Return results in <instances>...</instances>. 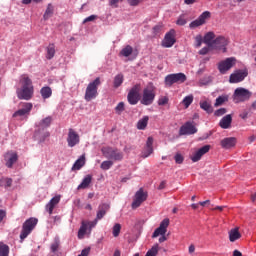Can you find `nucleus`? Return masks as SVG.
Listing matches in <instances>:
<instances>
[{
    "label": "nucleus",
    "instance_id": "obj_1",
    "mask_svg": "<svg viewBox=\"0 0 256 256\" xmlns=\"http://www.w3.org/2000/svg\"><path fill=\"white\" fill-rule=\"evenodd\" d=\"M34 93L35 87H33V80H31L29 74H22L19 77L18 86L16 88V95L18 99L30 101V99H33Z\"/></svg>",
    "mask_w": 256,
    "mask_h": 256
},
{
    "label": "nucleus",
    "instance_id": "obj_2",
    "mask_svg": "<svg viewBox=\"0 0 256 256\" xmlns=\"http://www.w3.org/2000/svg\"><path fill=\"white\" fill-rule=\"evenodd\" d=\"M33 110V103L31 102H22L19 104V108L12 115L13 119L16 121H26L31 115V111Z\"/></svg>",
    "mask_w": 256,
    "mask_h": 256
},
{
    "label": "nucleus",
    "instance_id": "obj_3",
    "mask_svg": "<svg viewBox=\"0 0 256 256\" xmlns=\"http://www.w3.org/2000/svg\"><path fill=\"white\" fill-rule=\"evenodd\" d=\"M155 96V87L152 83H150L142 91V95L140 96L141 105H153V101H155Z\"/></svg>",
    "mask_w": 256,
    "mask_h": 256
},
{
    "label": "nucleus",
    "instance_id": "obj_4",
    "mask_svg": "<svg viewBox=\"0 0 256 256\" xmlns=\"http://www.w3.org/2000/svg\"><path fill=\"white\" fill-rule=\"evenodd\" d=\"M99 85H101V78H96L88 84L84 95L85 101H93V99H97V95H99V92H97Z\"/></svg>",
    "mask_w": 256,
    "mask_h": 256
},
{
    "label": "nucleus",
    "instance_id": "obj_5",
    "mask_svg": "<svg viewBox=\"0 0 256 256\" xmlns=\"http://www.w3.org/2000/svg\"><path fill=\"white\" fill-rule=\"evenodd\" d=\"M37 223H39V220L37 218H29L23 223L22 231L20 233L21 241H25V239H27V237L31 235L33 229L37 227Z\"/></svg>",
    "mask_w": 256,
    "mask_h": 256
},
{
    "label": "nucleus",
    "instance_id": "obj_6",
    "mask_svg": "<svg viewBox=\"0 0 256 256\" xmlns=\"http://www.w3.org/2000/svg\"><path fill=\"white\" fill-rule=\"evenodd\" d=\"M97 223H99V220L97 218H95L93 221H82L81 226L78 230V239H85L87 231L90 235L94 227H97Z\"/></svg>",
    "mask_w": 256,
    "mask_h": 256
},
{
    "label": "nucleus",
    "instance_id": "obj_7",
    "mask_svg": "<svg viewBox=\"0 0 256 256\" xmlns=\"http://www.w3.org/2000/svg\"><path fill=\"white\" fill-rule=\"evenodd\" d=\"M102 154L106 159H112L113 161H122L123 160V152L118 149L106 146L101 149Z\"/></svg>",
    "mask_w": 256,
    "mask_h": 256
},
{
    "label": "nucleus",
    "instance_id": "obj_8",
    "mask_svg": "<svg viewBox=\"0 0 256 256\" xmlns=\"http://www.w3.org/2000/svg\"><path fill=\"white\" fill-rule=\"evenodd\" d=\"M187 81V76L183 73L170 74L165 77L166 87H171L174 83H185Z\"/></svg>",
    "mask_w": 256,
    "mask_h": 256
},
{
    "label": "nucleus",
    "instance_id": "obj_9",
    "mask_svg": "<svg viewBox=\"0 0 256 256\" xmlns=\"http://www.w3.org/2000/svg\"><path fill=\"white\" fill-rule=\"evenodd\" d=\"M236 63H237V59H235V57L226 58L225 60H222L218 63V71L222 75H225L227 71L235 67Z\"/></svg>",
    "mask_w": 256,
    "mask_h": 256
},
{
    "label": "nucleus",
    "instance_id": "obj_10",
    "mask_svg": "<svg viewBox=\"0 0 256 256\" xmlns=\"http://www.w3.org/2000/svg\"><path fill=\"white\" fill-rule=\"evenodd\" d=\"M229 45V39L225 36H218L214 39L212 44V49L216 51H222V53H227V46Z\"/></svg>",
    "mask_w": 256,
    "mask_h": 256
},
{
    "label": "nucleus",
    "instance_id": "obj_11",
    "mask_svg": "<svg viewBox=\"0 0 256 256\" xmlns=\"http://www.w3.org/2000/svg\"><path fill=\"white\" fill-rule=\"evenodd\" d=\"M251 97V92L245 88H236L233 95L234 103H243Z\"/></svg>",
    "mask_w": 256,
    "mask_h": 256
},
{
    "label": "nucleus",
    "instance_id": "obj_12",
    "mask_svg": "<svg viewBox=\"0 0 256 256\" xmlns=\"http://www.w3.org/2000/svg\"><path fill=\"white\" fill-rule=\"evenodd\" d=\"M211 19V12L204 11L196 20H193L189 24V29H198V27H203L207 20Z\"/></svg>",
    "mask_w": 256,
    "mask_h": 256
},
{
    "label": "nucleus",
    "instance_id": "obj_13",
    "mask_svg": "<svg viewBox=\"0 0 256 256\" xmlns=\"http://www.w3.org/2000/svg\"><path fill=\"white\" fill-rule=\"evenodd\" d=\"M141 91V85L136 84L134 85L128 93V102L130 105H137L139 100H141V95L139 92Z\"/></svg>",
    "mask_w": 256,
    "mask_h": 256
},
{
    "label": "nucleus",
    "instance_id": "obj_14",
    "mask_svg": "<svg viewBox=\"0 0 256 256\" xmlns=\"http://www.w3.org/2000/svg\"><path fill=\"white\" fill-rule=\"evenodd\" d=\"M249 75V71L247 68L238 69L234 71L229 77V83H241V81H245V77Z\"/></svg>",
    "mask_w": 256,
    "mask_h": 256
},
{
    "label": "nucleus",
    "instance_id": "obj_15",
    "mask_svg": "<svg viewBox=\"0 0 256 256\" xmlns=\"http://www.w3.org/2000/svg\"><path fill=\"white\" fill-rule=\"evenodd\" d=\"M66 141L68 143V147H75L76 145H79L81 138L73 128H70L68 130V136Z\"/></svg>",
    "mask_w": 256,
    "mask_h": 256
},
{
    "label": "nucleus",
    "instance_id": "obj_16",
    "mask_svg": "<svg viewBox=\"0 0 256 256\" xmlns=\"http://www.w3.org/2000/svg\"><path fill=\"white\" fill-rule=\"evenodd\" d=\"M19 159V156L17 155V152L15 151H8L4 155V163L8 169H11L15 163H17Z\"/></svg>",
    "mask_w": 256,
    "mask_h": 256
},
{
    "label": "nucleus",
    "instance_id": "obj_17",
    "mask_svg": "<svg viewBox=\"0 0 256 256\" xmlns=\"http://www.w3.org/2000/svg\"><path fill=\"white\" fill-rule=\"evenodd\" d=\"M143 201H147V194L140 188L134 197V200L132 202V209H137V207H141V203Z\"/></svg>",
    "mask_w": 256,
    "mask_h": 256
},
{
    "label": "nucleus",
    "instance_id": "obj_18",
    "mask_svg": "<svg viewBox=\"0 0 256 256\" xmlns=\"http://www.w3.org/2000/svg\"><path fill=\"white\" fill-rule=\"evenodd\" d=\"M210 149H211L210 145H205L202 148L198 149L191 155L190 157L191 161H193V163H197V161H201V157H203V155H205L206 153H209Z\"/></svg>",
    "mask_w": 256,
    "mask_h": 256
},
{
    "label": "nucleus",
    "instance_id": "obj_19",
    "mask_svg": "<svg viewBox=\"0 0 256 256\" xmlns=\"http://www.w3.org/2000/svg\"><path fill=\"white\" fill-rule=\"evenodd\" d=\"M197 133V128L192 122H186L180 127V135H195Z\"/></svg>",
    "mask_w": 256,
    "mask_h": 256
},
{
    "label": "nucleus",
    "instance_id": "obj_20",
    "mask_svg": "<svg viewBox=\"0 0 256 256\" xmlns=\"http://www.w3.org/2000/svg\"><path fill=\"white\" fill-rule=\"evenodd\" d=\"M175 29H171L168 33L165 34V37L162 41V47H173L175 45Z\"/></svg>",
    "mask_w": 256,
    "mask_h": 256
},
{
    "label": "nucleus",
    "instance_id": "obj_21",
    "mask_svg": "<svg viewBox=\"0 0 256 256\" xmlns=\"http://www.w3.org/2000/svg\"><path fill=\"white\" fill-rule=\"evenodd\" d=\"M169 223V218H165L164 220H162L160 226L152 234L153 239L159 237V235H165L167 233V227H169Z\"/></svg>",
    "mask_w": 256,
    "mask_h": 256
},
{
    "label": "nucleus",
    "instance_id": "obj_22",
    "mask_svg": "<svg viewBox=\"0 0 256 256\" xmlns=\"http://www.w3.org/2000/svg\"><path fill=\"white\" fill-rule=\"evenodd\" d=\"M59 201H61V196L57 195L54 196L49 203L46 204V211L49 213V215H53V209H55L56 205H59Z\"/></svg>",
    "mask_w": 256,
    "mask_h": 256
},
{
    "label": "nucleus",
    "instance_id": "obj_23",
    "mask_svg": "<svg viewBox=\"0 0 256 256\" xmlns=\"http://www.w3.org/2000/svg\"><path fill=\"white\" fill-rule=\"evenodd\" d=\"M109 209H110L109 204H107V203L100 204L98 206V211H97V214H96V219L98 221H101V219H103V217H105V215H107V211H109Z\"/></svg>",
    "mask_w": 256,
    "mask_h": 256
},
{
    "label": "nucleus",
    "instance_id": "obj_24",
    "mask_svg": "<svg viewBox=\"0 0 256 256\" xmlns=\"http://www.w3.org/2000/svg\"><path fill=\"white\" fill-rule=\"evenodd\" d=\"M237 144V139L235 137H228L221 140L220 145L223 149H231Z\"/></svg>",
    "mask_w": 256,
    "mask_h": 256
},
{
    "label": "nucleus",
    "instance_id": "obj_25",
    "mask_svg": "<svg viewBox=\"0 0 256 256\" xmlns=\"http://www.w3.org/2000/svg\"><path fill=\"white\" fill-rule=\"evenodd\" d=\"M231 123H233V116L228 114L220 120L219 127H221V129H230Z\"/></svg>",
    "mask_w": 256,
    "mask_h": 256
},
{
    "label": "nucleus",
    "instance_id": "obj_26",
    "mask_svg": "<svg viewBox=\"0 0 256 256\" xmlns=\"http://www.w3.org/2000/svg\"><path fill=\"white\" fill-rule=\"evenodd\" d=\"M215 32H208L204 35L203 42L208 45V47H213V41H215Z\"/></svg>",
    "mask_w": 256,
    "mask_h": 256
},
{
    "label": "nucleus",
    "instance_id": "obj_27",
    "mask_svg": "<svg viewBox=\"0 0 256 256\" xmlns=\"http://www.w3.org/2000/svg\"><path fill=\"white\" fill-rule=\"evenodd\" d=\"M229 241L231 243H235V241L241 239V233L239 232V228H234L229 231Z\"/></svg>",
    "mask_w": 256,
    "mask_h": 256
},
{
    "label": "nucleus",
    "instance_id": "obj_28",
    "mask_svg": "<svg viewBox=\"0 0 256 256\" xmlns=\"http://www.w3.org/2000/svg\"><path fill=\"white\" fill-rule=\"evenodd\" d=\"M147 125H149V116H143L138 122H137V129L139 131H145L147 129Z\"/></svg>",
    "mask_w": 256,
    "mask_h": 256
},
{
    "label": "nucleus",
    "instance_id": "obj_29",
    "mask_svg": "<svg viewBox=\"0 0 256 256\" xmlns=\"http://www.w3.org/2000/svg\"><path fill=\"white\" fill-rule=\"evenodd\" d=\"M84 166H85V155H82L73 164L72 171H79Z\"/></svg>",
    "mask_w": 256,
    "mask_h": 256
},
{
    "label": "nucleus",
    "instance_id": "obj_30",
    "mask_svg": "<svg viewBox=\"0 0 256 256\" xmlns=\"http://www.w3.org/2000/svg\"><path fill=\"white\" fill-rule=\"evenodd\" d=\"M93 181V176L91 175H86L82 182L79 184L78 186V190L79 189H87V187H89V185H91V182Z\"/></svg>",
    "mask_w": 256,
    "mask_h": 256
},
{
    "label": "nucleus",
    "instance_id": "obj_31",
    "mask_svg": "<svg viewBox=\"0 0 256 256\" xmlns=\"http://www.w3.org/2000/svg\"><path fill=\"white\" fill-rule=\"evenodd\" d=\"M53 121V118L51 116H48L44 119H42L38 124L37 127L38 129H47L51 125V122Z\"/></svg>",
    "mask_w": 256,
    "mask_h": 256
},
{
    "label": "nucleus",
    "instance_id": "obj_32",
    "mask_svg": "<svg viewBox=\"0 0 256 256\" xmlns=\"http://www.w3.org/2000/svg\"><path fill=\"white\" fill-rule=\"evenodd\" d=\"M40 94L42 96V99H49L53 95V90H51V87L44 86L40 90Z\"/></svg>",
    "mask_w": 256,
    "mask_h": 256
},
{
    "label": "nucleus",
    "instance_id": "obj_33",
    "mask_svg": "<svg viewBox=\"0 0 256 256\" xmlns=\"http://www.w3.org/2000/svg\"><path fill=\"white\" fill-rule=\"evenodd\" d=\"M200 109H203L206 113H213V106H211V102L209 101H201Z\"/></svg>",
    "mask_w": 256,
    "mask_h": 256
},
{
    "label": "nucleus",
    "instance_id": "obj_34",
    "mask_svg": "<svg viewBox=\"0 0 256 256\" xmlns=\"http://www.w3.org/2000/svg\"><path fill=\"white\" fill-rule=\"evenodd\" d=\"M120 55L122 57H130L131 55H133V47L131 45H127L125 46L121 51H120Z\"/></svg>",
    "mask_w": 256,
    "mask_h": 256
},
{
    "label": "nucleus",
    "instance_id": "obj_35",
    "mask_svg": "<svg viewBox=\"0 0 256 256\" xmlns=\"http://www.w3.org/2000/svg\"><path fill=\"white\" fill-rule=\"evenodd\" d=\"M13 185V179L11 178H1L0 179V187H4V189H9Z\"/></svg>",
    "mask_w": 256,
    "mask_h": 256
},
{
    "label": "nucleus",
    "instance_id": "obj_36",
    "mask_svg": "<svg viewBox=\"0 0 256 256\" xmlns=\"http://www.w3.org/2000/svg\"><path fill=\"white\" fill-rule=\"evenodd\" d=\"M159 255V244H154L151 249H149L145 256H157Z\"/></svg>",
    "mask_w": 256,
    "mask_h": 256
},
{
    "label": "nucleus",
    "instance_id": "obj_37",
    "mask_svg": "<svg viewBox=\"0 0 256 256\" xmlns=\"http://www.w3.org/2000/svg\"><path fill=\"white\" fill-rule=\"evenodd\" d=\"M188 21L187 14H182L177 18L176 25L183 27V25H187Z\"/></svg>",
    "mask_w": 256,
    "mask_h": 256
},
{
    "label": "nucleus",
    "instance_id": "obj_38",
    "mask_svg": "<svg viewBox=\"0 0 256 256\" xmlns=\"http://www.w3.org/2000/svg\"><path fill=\"white\" fill-rule=\"evenodd\" d=\"M193 94H190L186 97H184V99L182 100V105H184L185 109H189V107L191 106V103H193Z\"/></svg>",
    "mask_w": 256,
    "mask_h": 256
},
{
    "label": "nucleus",
    "instance_id": "obj_39",
    "mask_svg": "<svg viewBox=\"0 0 256 256\" xmlns=\"http://www.w3.org/2000/svg\"><path fill=\"white\" fill-rule=\"evenodd\" d=\"M53 11H54V8H53V5L52 4H48L47 6V9L43 15V19L45 21H47V19H50V17L53 16Z\"/></svg>",
    "mask_w": 256,
    "mask_h": 256
},
{
    "label": "nucleus",
    "instance_id": "obj_40",
    "mask_svg": "<svg viewBox=\"0 0 256 256\" xmlns=\"http://www.w3.org/2000/svg\"><path fill=\"white\" fill-rule=\"evenodd\" d=\"M53 57H55V45L54 44H49V46L47 47L46 58L47 59H53Z\"/></svg>",
    "mask_w": 256,
    "mask_h": 256
},
{
    "label": "nucleus",
    "instance_id": "obj_41",
    "mask_svg": "<svg viewBox=\"0 0 256 256\" xmlns=\"http://www.w3.org/2000/svg\"><path fill=\"white\" fill-rule=\"evenodd\" d=\"M0 256H9V246L0 242Z\"/></svg>",
    "mask_w": 256,
    "mask_h": 256
},
{
    "label": "nucleus",
    "instance_id": "obj_42",
    "mask_svg": "<svg viewBox=\"0 0 256 256\" xmlns=\"http://www.w3.org/2000/svg\"><path fill=\"white\" fill-rule=\"evenodd\" d=\"M60 245H61V242L59 241V238H55L54 242L50 246L51 252L57 253V251H59Z\"/></svg>",
    "mask_w": 256,
    "mask_h": 256
},
{
    "label": "nucleus",
    "instance_id": "obj_43",
    "mask_svg": "<svg viewBox=\"0 0 256 256\" xmlns=\"http://www.w3.org/2000/svg\"><path fill=\"white\" fill-rule=\"evenodd\" d=\"M123 85V74H118L114 78V87L117 89V87H121Z\"/></svg>",
    "mask_w": 256,
    "mask_h": 256
},
{
    "label": "nucleus",
    "instance_id": "obj_44",
    "mask_svg": "<svg viewBox=\"0 0 256 256\" xmlns=\"http://www.w3.org/2000/svg\"><path fill=\"white\" fill-rule=\"evenodd\" d=\"M121 234V224L116 223L112 227V235L113 237H118Z\"/></svg>",
    "mask_w": 256,
    "mask_h": 256
},
{
    "label": "nucleus",
    "instance_id": "obj_45",
    "mask_svg": "<svg viewBox=\"0 0 256 256\" xmlns=\"http://www.w3.org/2000/svg\"><path fill=\"white\" fill-rule=\"evenodd\" d=\"M101 169L103 170V171H109V168L110 167H113V161H111V160H106V161H103L102 163H101Z\"/></svg>",
    "mask_w": 256,
    "mask_h": 256
},
{
    "label": "nucleus",
    "instance_id": "obj_46",
    "mask_svg": "<svg viewBox=\"0 0 256 256\" xmlns=\"http://www.w3.org/2000/svg\"><path fill=\"white\" fill-rule=\"evenodd\" d=\"M229 98L227 96H219L216 98V102L214 103L215 107H220V105H223V103L227 102Z\"/></svg>",
    "mask_w": 256,
    "mask_h": 256
},
{
    "label": "nucleus",
    "instance_id": "obj_47",
    "mask_svg": "<svg viewBox=\"0 0 256 256\" xmlns=\"http://www.w3.org/2000/svg\"><path fill=\"white\" fill-rule=\"evenodd\" d=\"M174 161L177 163V165H181L183 164V161H185V157H183L181 153H176L174 156Z\"/></svg>",
    "mask_w": 256,
    "mask_h": 256
},
{
    "label": "nucleus",
    "instance_id": "obj_48",
    "mask_svg": "<svg viewBox=\"0 0 256 256\" xmlns=\"http://www.w3.org/2000/svg\"><path fill=\"white\" fill-rule=\"evenodd\" d=\"M115 111L117 115H121L125 111V103L119 102L118 105L115 107Z\"/></svg>",
    "mask_w": 256,
    "mask_h": 256
},
{
    "label": "nucleus",
    "instance_id": "obj_49",
    "mask_svg": "<svg viewBox=\"0 0 256 256\" xmlns=\"http://www.w3.org/2000/svg\"><path fill=\"white\" fill-rule=\"evenodd\" d=\"M225 113H227V109L220 108L214 112V115H215V117H223V115H225Z\"/></svg>",
    "mask_w": 256,
    "mask_h": 256
},
{
    "label": "nucleus",
    "instance_id": "obj_50",
    "mask_svg": "<svg viewBox=\"0 0 256 256\" xmlns=\"http://www.w3.org/2000/svg\"><path fill=\"white\" fill-rule=\"evenodd\" d=\"M169 103V98L167 96L161 97L158 100V105H167Z\"/></svg>",
    "mask_w": 256,
    "mask_h": 256
},
{
    "label": "nucleus",
    "instance_id": "obj_51",
    "mask_svg": "<svg viewBox=\"0 0 256 256\" xmlns=\"http://www.w3.org/2000/svg\"><path fill=\"white\" fill-rule=\"evenodd\" d=\"M196 47H200L203 44V36L197 35L195 37Z\"/></svg>",
    "mask_w": 256,
    "mask_h": 256
},
{
    "label": "nucleus",
    "instance_id": "obj_52",
    "mask_svg": "<svg viewBox=\"0 0 256 256\" xmlns=\"http://www.w3.org/2000/svg\"><path fill=\"white\" fill-rule=\"evenodd\" d=\"M152 153H153V148H151V150H150V148L146 146V148L143 152L144 159L149 157V155H151Z\"/></svg>",
    "mask_w": 256,
    "mask_h": 256
},
{
    "label": "nucleus",
    "instance_id": "obj_53",
    "mask_svg": "<svg viewBox=\"0 0 256 256\" xmlns=\"http://www.w3.org/2000/svg\"><path fill=\"white\" fill-rule=\"evenodd\" d=\"M95 19H97V15H90L84 19L83 23H89L91 21H95Z\"/></svg>",
    "mask_w": 256,
    "mask_h": 256
},
{
    "label": "nucleus",
    "instance_id": "obj_54",
    "mask_svg": "<svg viewBox=\"0 0 256 256\" xmlns=\"http://www.w3.org/2000/svg\"><path fill=\"white\" fill-rule=\"evenodd\" d=\"M146 147H149V149L151 151V148H153V137H148L147 142H146Z\"/></svg>",
    "mask_w": 256,
    "mask_h": 256
},
{
    "label": "nucleus",
    "instance_id": "obj_55",
    "mask_svg": "<svg viewBox=\"0 0 256 256\" xmlns=\"http://www.w3.org/2000/svg\"><path fill=\"white\" fill-rule=\"evenodd\" d=\"M123 0H110L111 7H118L119 3H121Z\"/></svg>",
    "mask_w": 256,
    "mask_h": 256
},
{
    "label": "nucleus",
    "instance_id": "obj_56",
    "mask_svg": "<svg viewBox=\"0 0 256 256\" xmlns=\"http://www.w3.org/2000/svg\"><path fill=\"white\" fill-rule=\"evenodd\" d=\"M209 53V46L204 47L199 51V55H207Z\"/></svg>",
    "mask_w": 256,
    "mask_h": 256
},
{
    "label": "nucleus",
    "instance_id": "obj_57",
    "mask_svg": "<svg viewBox=\"0 0 256 256\" xmlns=\"http://www.w3.org/2000/svg\"><path fill=\"white\" fill-rule=\"evenodd\" d=\"M7 217V212L5 210H0V223Z\"/></svg>",
    "mask_w": 256,
    "mask_h": 256
},
{
    "label": "nucleus",
    "instance_id": "obj_58",
    "mask_svg": "<svg viewBox=\"0 0 256 256\" xmlns=\"http://www.w3.org/2000/svg\"><path fill=\"white\" fill-rule=\"evenodd\" d=\"M241 119H247V117H249V111L244 110L241 114H240Z\"/></svg>",
    "mask_w": 256,
    "mask_h": 256
},
{
    "label": "nucleus",
    "instance_id": "obj_59",
    "mask_svg": "<svg viewBox=\"0 0 256 256\" xmlns=\"http://www.w3.org/2000/svg\"><path fill=\"white\" fill-rule=\"evenodd\" d=\"M130 5L135 6L139 5L141 3V0H129Z\"/></svg>",
    "mask_w": 256,
    "mask_h": 256
},
{
    "label": "nucleus",
    "instance_id": "obj_60",
    "mask_svg": "<svg viewBox=\"0 0 256 256\" xmlns=\"http://www.w3.org/2000/svg\"><path fill=\"white\" fill-rule=\"evenodd\" d=\"M198 0H184L185 5H193V3H197Z\"/></svg>",
    "mask_w": 256,
    "mask_h": 256
},
{
    "label": "nucleus",
    "instance_id": "obj_61",
    "mask_svg": "<svg viewBox=\"0 0 256 256\" xmlns=\"http://www.w3.org/2000/svg\"><path fill=\"white\" fill-rule=\"evenodd\" d=\"M190 254L195 253V245L191 244L188 248Z\"/></svg>",
    "mask_w": 256,
    "mask_h": 256
},
{
    "label": "nucleus",
    "instance_id": "obj_62",
    "mask_svg": "<svg viewBox=\"0 0 256 256\" xmlns=\"http://www.w3.org/2000/svg\"><path fill=\"white\" fill-rule=\"evenodd\" d=\"M165 185H167V182L162 181V182L160 183V185L158 186V189H159V190L165 189Z\"/></svg>",
    "mask_w": 256,
    "mask_h": 256
},
{
    "label": "nucleus",
    "instance_id": "obj_63",
    "mask_svg": "<svg viewBox=\"0 0 256 256\" xmlns=\"http://www.w3.org/2000/svg\"><path fill=\"white\" fill-rule=\"evenodd\" d=\"M233 256H243V254L239 250H234Z\"/></svg>",
    "mask_w": 256,
    "mask_h": 256
},
{
    "label": "nucleus",
    "instance_id": "obj_64",
    "mask_svg": "<svg viewBox=\"0 0 256 256\" xmlns=\"http://www.w3.org/2000/svg\"><path fill=\"white\" fill-rule=\"evenodd\" d=\"M113 256H121V250L116 249V250L114 251Z\"/></svg>",
    "mask_w": 256,
    "mask_h": 256
}]
</instances>
